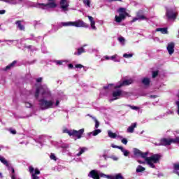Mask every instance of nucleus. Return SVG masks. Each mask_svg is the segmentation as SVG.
<instances>
[{"label": "nucleus", "mask_w": 179, "mask_h": 179, "mask_svg": "<svg viewBox=\"0 0 179 179\" xmlns=\"http://www.w3.org/2000/svg\"><path fill=\"white\" fill-rule=\"evenodd\" d=\"M60 9L62 12L66 13L69 10V1L68 0H60Z\"/></svg>", "instance_id": "obj_9"}, {"label": "nucleus", "mask_w": 179, "mask_h": 179, "mask_svg": "<svg viewBox=\"0 0 179 179\" xmlns=\"http://www.w3.org/2000/svg\"><path fill=\"white\" fill-rule=\"evenodd\" d=\"M72 131L73 130H69L68 129H64L63 132L64 134H68V135H69V136H72Z\"/></svg>", "instance_id": "obj_38"}, {"label": "nucleus", "mask_w": 179, "mask_h": 179, "mask_svg": "<svg viewBox=\"0 0 179 179\" xmlns=\"http://www.w3.org/2000/svg\"><path fill=\"white\" fill-rule=\"evenodd\" d=\"M87 17L90 22V26L92 30H97V28L96 27V21L94 20V18L90 15H88Z\"/></svg>", "instance_id": "obj_17"}, {"label": "nucleus", "mask_w": 179, "mask_h": 179, "mask_svg": "<svg viewBox=\"0 0 179 179\" xmlns=\"http://www.w3.org/2000/svg\"><path fill=\"white\" fill-rule=\"evenodd\" d=\"M15 24H17V27L20 30H21V31L24 30V25L22 24V21H17L15 22Z\"/></svg>", "instance_id": "obj_25"}, {"label": "nucleus", "mask_w": 179, "mask_h": 179, "mask_svg": "<svg viewBox=\"0 0 179 179\" xmlns=\"http://www.w3.org/2000/svg\"><path fill=\"white\" fill-rule=\"evenodd\" d=\"M148 155H149V152H142L140 154V157L142 159H145L146 164L149 167H151V169H156L157 163H160V159H162V155L160 154H154L151 155V157H148Z\"/></svg>", "instance_id": "obj_2"}, {"label": "nucleus", "mask_w": 179, "mask_h": 179, "mask_svg": "<svg viewBox=\"0 0 179 179\" xmlns=\"http://www.w3.org/2000/svg\"><path fill=\"white\" fill-rule=\"evenodd\" d=\"M94 122H95L94 128H95L96 129H97V128H99V127H100V122H99V120H95Z\"/></svg>", "instance_id": "obj_43"}, {"label": "nucleus", "mask_w": 179, "mask_h": 179, "mask_svg": "<svg viewBox=\"0 0 179 179\" xmlns=\"http://www.w3.org/2000/svg\"><path fill=\"white\" fill-rule=\"evenodd\" d=\"M84 132H85V129H81L78 131L72 130L71 136H76L77 139H80Z\"/></svg>", "instance_id": "obj_14"}, {"label": "nucleus", "mask_w": 179, "mask_h": 179, "mask_svg": "<svg viewBox=\"0 0 179 179\" xmlns=\"http://www.w3.org/2000/svg\"><path fill=\"white\" fill-rule=\"evenodd\" d=\"M127 106H128V107H130V108H131V110H139V108H138L137 106H133L131 105H127Z\"/></svg>", "instance_id": "obj_47"}, {"label": "nucleus", "mask_w": 179, "mask_h": 179, "mask_svg": "<svg viewBox=\"0 0 179 179\" xmlns=\"http://www.w3.org/2000/svg\"><path fill=\"white\" fill-rule=\"evenodd\" d=\"M110 159H113L114 160V162H117L118 160V157L112 155L110 157Z\"/></svg>", "instance_id": "obj_48"}, {"label": "nucleus", "mask_w": 179, "mask_h": 179, "mask_svg": "<svg viewBox=\"0 0 179 179\" xmlns=\"http://www.w3.org/2000/svg\"><path fill=\"white\" fill-rule=\"evenodd\" d=\"M146 170V169L141 165H138L136 169V171L137 173H143V171H145Z\"/></svg>", "instance_id": "obj_28"}, {"label": "nucleus", "mask_w": 179, "mask_h": 179, "mask_svg": "<svg viewBox=\"0 0 179 179\" xmlns=\"http://www.w3.org/2000/svg\"><path fill=\"white\" fill-rule=\"evenodd\" d=\"M133 152L134 156H136V157H140L141 153L142 152V151L138 150V148H134Z\"/></svg>", "instance_id": "obj_27"}, {"label": "nucleus", "mask_w": 179, "mask_h": 179, "mask_svg": "<svg viewBox=\"0 0 179 179\" xmlns=\"http://www.w3.org/2000/svg\"><path fill=\"white\" fill-rule=\"evenodd\" d=\"M108 179H124V176H122V174L117 173L115 176L108 175L107 176Z\"/></svg>", "instance_id": "obj_18"}, {"label": "nucleus", "mask_w": 179, "mask_h": 179, "mask_svg": "<svg viewBox=\"0 0 179 179\" xmlns=\"http://www.w3.org/2000/svg\"><path fill=\"white\" fill-rule=\"evenodd\" d=\"M71 26H73L74 27H85V29L89 27V24L80 20H78L74 22L69 21L66 22H61L59 24V27H66Z\"/></svg>", "instance_id": "obj_4"}, {"label": "nucleus", "mask_w": 179, "mask_h": 179, "mask_svg": "<svg viewBox=\"0 0 179 179\" xmlns=\"http://www.w3.org/2000/svg\"><path fill=\"white\" fill-rule=\"evenodd\" d=\"M8 131H10V133H11L13 135H16V130L12 129V128H10L8 129Z\"/></svg>", "instance_id": "obj_44"}, {"label": "nucleus", "mask_w": 179, "mask_h": 179, "mask_svg": "<svg viewBox=\"0 0 179 179\" xmlns=\"http://www.w3.org/2000/svg\"><path fill=\"white\" fill-rule=\"evenodd\" d=\"M75 66L76 68H79L80 69L83 68V66L82 64H76Z\"/></svg>", "instance_id": "obj_51"}, {"label": "nucleus", "mask_w": 179, "mask_h": 179, "mask_svg": "<svg viewBox=\"0 0 179 179\" xmlns=\"http://www.w3.org/2000/svg\"><path fill=\"white\" fill-rule=\"evenodd\" d=\"M120 150L123 152L124 156L127 157L129 155V151L124 149V147L122 146L121 148H120Z\"/></svg>", "instance_id": "obj_31"}, {"label": "nucleus", "mask_w": 179, "mask_h": 179, "mask_svg": "<svg viewBox=\"0 0 179 179\" xmlns=\"http://www.w3.org/2000/svg\"><path fill=\"white\" fill-rule=\"evenodd\" d=\"M17 64L16 60H14L12 63L6 66L5 71H9V69H12V68H15V65Z\"/></svg>", "instance_id": "obj_22"}, {"label": "nucleus", "mask_w": 179, "mask_h": 179, "mask_svg": "<svg viewBox=\"0 0 179 179\" xmlns=\"http://www.w3.org/2000/svg\"><path fill=\"white\" fill-rule=\"evenodd\" d=\"M117 40L121 45H125V38L124 37L120 36Z\"/></svg>", "instance_id": "obj_33"}, {"label": "nucleus", "mask_w": 179, "mask_h": 179, "mask_svg": "<svg viewBox=\"0 0 179 179\" xmlns=\"http://www.w3.org/2000/svg\"><path fill=\"white\" fill-rule=\"evenodd\" d=\"M0 162L8 169L9 171H11V174H15V169L10 166V164H9L5 157H0Z\"/></svg>", "instance_id": "obj_11"}, {"label": "nucleus", "mask_w": 179, "mask_h": 179, "mask_svg": "<svg viewBox=\"0 0 179 179\" xmlns=\"http://www.w3.org/2000/svg\"><path fill=\"white\" fill-rule=\"evenodd\" d=\"M110 1H121V0H110Z\"/></svg>", "instance_id": "obj_63"}, {"label": "nucleus", "mask_w": 179, "mask_h": 179, "mask_svg": "<svg viewBox=\"0 0 179 179\" xmlns=\"http://www.w3.org/2000/svg\"><path fill=\"white\" fill-rule=\"evenodd\" d=\"M157 75H159V72H157V71L152 72V78H156V76H157Z\"/></svg>", "instance_id": "obj_50"}, {"label": "nucleus", "mask_w": 179, "mask_h": 179, "mask_svg": "<svg viewBox=\"0 0 179 179\" xmlns=\"http://www.w3.org/2000/svg\"><path fill=\"white\" fill-rule=\"evenodd\" d=\"M171 143H179V136L171 139L164 138L161 140L160 143H155V145L156 146H167L171 145Z\"/></svg>", "instance_id": "obj_8"}, {"label": "nucleus", "mask_w": 179, "mask_h": 179, "mask_svg": "<svg viewBox=\"0 0 179 179\" xmlns=\"http://www.w3.org/2000/svg\"><path fill=\"white\" fill-rule=\"evenodd\" d=\"M111 86H113V84H109L103 88V92H108V90H111Z\"/></svg>", "instance_id": "obj_36"}, {"label": "nucleus", "mask_w": 179, "mask_h": 179, "mask_svg": "<svg viewBox=\"0 0 179 179\" xmlns=\"http://www.w3.org/2000/svg\"><path fill=\"white\" fill-rule=\"evenodd\" d=\"M63 62H66V60H55L56 65H62Z\"/></svg>", "instance_id": "obj_39"}, {"label": "nucleus", "mask_w": 179, "mask_h": 179, "mask_svg": "<svg viewBox=\"0 0 179 179\" xmlns=\"http://www.w3.org/2000/svg\"><path fill=\"white\" fill-rule=\"evenodd\" d=\"M24 104H25V107H27V108H31V107L33 106L31 103H30V101H27V99L24 101Z\"/></svg>", "instance_id": "obj_37"}, {"label": "nucleus", "mask_w": 179, "mask_h": 179, "mask_svg": "<svg viewBox=\"0 0 179 179\" xmlns=\"http://www.w3.org/2000/svg\"><path fill=\"white\" fill-rule=\"evenodd\" d=\"M142 83L144 85V86H149L150 85V79L144 78L142 80Z\"/></svg>", "instance_id": "obj_24"}, {"label": "nucleus", "mask_w": 179, "mask_h": 179, "mask_svg": "<svg viewBox=\"0 0 179 179\" xmlns=\"http://www.w3.org/2000/svg\"><path fill=\"white\" fill-rule=\"evenodd\" d=\"M136 122L132 123L130 127H128L127 129V132L129 134H134V131H135V128H136Z\"/></svg>", "instance_id": "obj_19"}, {"label": "nucleus", "mask_w": 179, "mask_h": 179, "mask_svg": "<svg viewBox=\"0 0 179 179\" xmlns=\"http://www.w3.org/2000/svg\"><path fill=\"white\" fill-rule=\"evenodd\" d=\"M101 129H95L94 131H92V132H90L88 133V136H97V135L99 134H101Z\"/></svg>", "instance_id": "obj_20"}, {"label": "nucleus", "mask_w": 179, "mask_h": 179, "mask_svg": "<svg viewBox=\"0 0 179 179\" xmlns=\"http://www.w3.org/2000/svg\"><path fill=\"white\" fill-rule=\"evenodd\" d=\"M156 31H161L162 34H167V29L166 28H157Z\"/></svg>", "instance_id": "obj_35"}, {"label": "nucleus", "mask_w": 179, "mask_h": 179, "mask_svg": "<svg viewBox=\"0 0 179 179\" xmlns=\"http://www.w3.org/2000/svg\"><path fill=\"white\" fill-rule=\"evenodd\" d=\"M111 147L113 148V149H120L122 146H118L115 144H111Z\"/></svg>", "instance_id": "obj_49"}, {"label": "nucleus", "mask_w": 179, "mask_h": 179, "mask_svg": "<svg viewBox=\"0 0 179 179\" xmlns=\"http://www.w3.org/2000/svg\"><path fill=\"white\" fill-rule=\"evenodd\" d=\"M133 55H132V54L124 53L123 55V57H124V58H132Z\"/></svg>", "instance_id": "obj_42"}, {"label": "nucleus", "mask_w": 179, "mask_h": 179, "mask_svg": "<svg viewBox=\"0 0 179 179\" xmlns=\"http://www.w3.org/2000/svg\"><path fill=\"white\" fill-rule=\"evenodd\" d=\"M91 2H92L91 0H83V3L85 8H91V5H90Z\"/></svg>", "instance_id": "obj_34"}, {"label": "nucleus", "mask_w": 179, "mask_h": 179, "mask_svg": "<svg viewBox=\"0 0 179 179\" xmlns=\"http://www.w3.org/2000/svg\"><path fill=\"white\" fill-rule=\"evenodd\" d=\"M131 94H131V92H127L125 91L118 90L113 92V99H109V101H114V100H118V99H120V97H129Z\"/></svg>", "instance_id": "obj_5"}, {"label": "nucleus", "mask_w": 179, "mask_h": 179, "mask_svg": "<svg viewBox=\"0 0 179 179\" xmlns=\"http://www.w3.org/2000/svg\"><path fill=\"white\" fill-rule=\"evenodd\" d=\"M6 43H10L11 44H17L19 43V41H15V40H6L4 41Z\"/></svg>", "instance_id": "obj_40"}, {"label": "nucleus", "mask_w": 179, "mask_h": 179, "mask_svg": "<svg viewBox=\"0 0 179 179\" xmlns=\"http://www.w3.org/2000/svg\"><path fill=\"white\" fill-rule=\"evenodd\" d=\"M136 17L132 20V22H136V20H148V18L143 15V10H140L137 12Z\"/></svg>", "instance_id": "obj_12"}, {"label": "nucleus", "mask_w": 179, "mask_h": 179, "mask_svg": "<svg viewBox=\"0 0 179 179\" xmlns=\"http://www.w3.org/2000/svg\"><path fill=\"white\" fill-rule=\"evenodd\" d=\"M50 159L51 160H55V162H57V157H55V155L54 154L50 155Z\"/></svg>", "instance_id": "obj_46"}, {"label": "nucleus", "mask_w": 179, "mask_h": 179, "mask_svg": "<svg viewBox=\"0 0 179 179\" xmlns=\"http://www.w3.org/2000/svg\"><path fill=\"white\" fill-rule=\"evenodd\" d=\"M108 135L109 138H111L112 139H115V138H117V134L115 133H113L111 130L108 131Z\"/></svg>", "instance_id": "obj_30"}, {"label": "nucleus", "mask_w": 179, "mask_h": 179, "mask_svg": "<svg viewBox=\"0 0 179 179\" xmlns=\"http://www.w3.org/2000/svg\"><path fill=\"white\" fill-rule=\"evenodd\" d=\"M121 142H122V143H123V145H127V143H128V140H127V138H123L121 140Z\"/></svg>", "instance_id": "obj_45"}, {"label": "nucleus", "mask_w": 179, "mask_h": 179, "mask_svg": "<svg viewBox=\"0 0 179 179\" xmlns=\"http://www.w3.org/2000/svg\"><path fill=\"white\" fill-rule=\"evenodd\" d=\"M26 48H28V50H30V49L33 48V46L32 45H28V46H26Z\"/></svg>", "instance_id": "obj_57"}, {"label": "nucleus", "mask_w": 179, "mask_h": 179, "mask_svg": "<svg viewBox=\"0 0 179 179\" xmlns=\"http://www.w3.org/2000/svg\"><path fill=\"white\" fill-rule=\"evenodd\" d=\"M110 57L106 55V56H103V57L101 59V62H103V61H108V60H110Z\"/></svg>", "instance_id": "obj_41"}, {"label": "nucleus", "mask_w": 179, "mask_h": 179, "mask_svg": "<svg viewBox=\"0 0 179 179\" xmlns=\"http://www.w3.org/2000/svg\"><path fill=\"white\" fill-rule=\"evenodd\" d=\"M103 157H104L105 159H107V156L106 155H104Z\"/></svg>", "instance_id": "obj_61"}, {"label": "nucleus", "mask_w": 179, "mask_h": 179, "mask_svg": "<svg viewBox=\"0 0 179 179\" xmlns=\"http://www.w3.org/2000/svg\"><path fill=\"white\" fill-rule=\"evenodd\" d=\"M138 162L140 163V164H144L145 162H142L141 160H138Z\"/></svg>", "instance_id": "obj_59"}, {"label": "nucleus", "mask_w": 179, "mask_h": 179, "mask_svg": "<svg viewBox=\"0 0 179 179\" xmlns=\"http://www.w3.org/2000/svg\"><path fill=\"white\" fill-rule=\"evenodd\" d=\"M116 138L122 140L123 138L122 136H116Z\"/></svg>", "instance_id": "obj_55"}, {"label": "nucleus", "mask_w": 179, "mask_h": 179, "mask_svg": "<svg viewBox=\"0 0 179 179\" xmlns=\"http://www.w3.org/2000/svg\"><path fill=\"white\" fill-rule=\"evenodd\" d=\"M134 83V80L129 79L120 81L115 87V89H120V87H122V86H129V85H131Z\"/></svg>", "instance_id": "obj_10"}, {"label": "nucleus", "mask_w": 179, "mask_h": 179, "mask_svg": "<svg viewBox=\"0 0 179 179\" xmlns=\"http://www.w3.org/2000/svg\"><path fill=\"white\" fill-rule=\"evenodd\" d=\"M28 94H29L27 99L33 97L34 96L38 99L39 108L41 110H49V108H55L59 106V100L56 101L54 99L50 100L47 99H50L52 94L51 91L48 89L47 85H43L40 87L36 88V91H29Z\"/></svg>", "instance_id": "obj_1"}, {"label": "nucleus", "mask_w": 179, "mask_h": 179, "mask_svg": "<svg viewBox=\"0 0 179 179\" xmlns=\"http://www.w3.org/2000/svg\"><path fill=\"white\" fill-rule=\"evenodd\" d=\"M86 45H84L83 47H86Z\"/></svg>", "instance_id": "obj_64"}, {"label": "nucleus", "mask_w": 179, "mask_h": 179, "mask_svg": "<svg viewBox=\"0 0 179 179\" xmlns=\"http://www.w3.org/2000/svg\"><path fill=\"white\" fill-rule=\"evenodd\" d=\"M174 47H176V43H174V42H171L168 43L166 50L169 55H173V54H174Z\"/></svg>", "instance_id": "obj_15"}, {"label": "nucleus", "mask_w": 179, "mask_h": 179, "mask_svg": "<svg viewBox=\"0 0 179 179\" xmlns=\"http://www.w3.org/2000/svg\"><path fill=\"white\" fill-rule=\"evenodd\" d=\"M62 148H69V145H64V146H62Z\"/></svg>", "instance_id": "obj_60"}, {"label": "nucleus", "mask_w": 179, "mask_h": 179, "mask_svg": "<svg viewBox=\"0 0 179 179\" xmlns=\"http://www.w3.org/2000/svg\"><path fill=\"white\" fill-rule=\"evenodd\" d=\"M86 151H87V148H80L79 152L76 154V156H82Z\"/></svg>", "instance_id": "obj_23"}, {"label": "nucleus", "mask_w": 179, "mask_h": 179, "mask_svg": "<svg viewBox=\"0 0 179 179\" xmlns=\"http://www.w3.org/2000/svg\"><path fill=\"white\" fill-rule=\"evenodd\" d=\"M55 1L56 0H48L49 3H39L28 1V5L34 8H41V9H54L57 6Z\"/></svg>", "instance_id": "obj_3"}, {"label": "nucleus", "mask_w": 179, "mask_h": 179, "mask_svg": "<svg viewBox=\"0 0 179 179\" xmlns=\"http://www.w3.org/2000/svg\"><path fill=\"white\" fill-rule=\"evenodd\" d=\"M156 97H157V96H156V95H151L150 96V99H156Z\"/></svg>", "instance_id": "obj_58"}, {"label": "nucleus", "mask_w": 179, "mask_h": 179, "mask_svg": "<svg viewBox=\"0 0 179 179\" xmlns=\"http://www.w3.org/2000/svg\"><path fill=\"white\" fill-rule=\"evenodd\" d=\"M166 17H168V19H176V13H174V11H173V9H166Z\"/></svg>", "instance_id": "obj_16"}, {"label": "nucleus", "mask_w": 179, "mask_h": 179, "mask_svg": "<svg viewBox=\"0 0 179 179\" xmlns=\"http://www.w3.org/2000/svg\"><path fill=\"white\" fill-rule=\"evenodd\" d=\"M29 173L31 174V179H40L37 175L40 174L38 169H34L33 166H29Z\"/></svg>", "instance_id": "obj_13"}, {"label": "nucleus", "mask_w": 179, "mask_h": 179, "mask_svg": "<svg viewBox=\"0 0 179 179\" xmlns=\"http://www.w3.org/2000/svg\"><path fill=\"white\" fill-rule=\"evenodd\" d=\"M42 80H43V78H38L36 79V82L38 83H40V82H41Z\"/></svg>", "instance_id": "obj_52"}, {"label": "nucleus", "mask_w": 179, "mask_h": 179, "mask_svg": "<svg viewBox=\"0 0 179 179\" xmlns=\"http://www.w3.org/2000/svg\"><path fill=\"white\" fill-rule=\"evenodd\" d=\"M69 68L70 69H72V68H73V64H69Z\"/></svg>", "instance_id": "obj_56"}, {"label": "nucleus", "mask_w": 179, "mask_h": 179, "mask_svg": "<svg viewBox=\"0 0 179 179\" xmlns=\"http://www.w3.org/2000/svg\"><path fill=\"white\" fill-rule=\"evenodd\" d=\"M0 178H2V173H0Z\"/></svg>", "instance_id": "obj_62"}, {"label": "nucleus", "mask_w": 179, "mask_h": 179, "mask_svg": "<svg viewBox=\"0 0 179 179\" xmlns=\"http://www.w3.org/2000/svg\"><path fill=\"white\" fill-rule=\"evenodd\" d=\"M86 52L85 50V48L81 47L77 50L76 52H74V55H82V54Z\"/></svg>", "instance_id": "obj_21"}, {"label": "nucleus", "mask_w": 179, "mask_h": 179, "mask_svg": "<svg viewBox=\"0 0 179 179\" xmlns=\"http://www.w3.org/2000/svg\"><path fill=\"white\" fill-rule=\"evenodd\" d=\"M88 177L93 179L107 178L108 175H106L99 170L94 169L90 172Z\"/></svg>", "instance_id": "obj_7"}, {"label": "nucleus", "mask_w": 179, "mask_h": 179, "mask_svg": "<svg viewBox=\"0 0 179 179\" xmlns=\"http://www.w3.org/2000/svg\"><path fill=\"white\" fill-rule=\"evenodd\" d=\"M110 59L112 61H114V62H120L121 60L120 59V58H118V55H115L113 56L110 57Z\"/></svg>", "instance_id": "obj_32"}, {"label": "nucleus", "mask_w": 179, "mask_h": 179, "mask_svg": "<svg viewBox=\"0 0 179 179\" xmlns=\"http://www.w3.org/2000/svg\"><path fill=\"white\" fill-rule=\"evenodd\" d=\"M119 15L115 16V22L116 23H121L122 20H124L127 16H128V13H127V10L124 8H120L117 10Z\"/></svg>", "instance_id": "obj_6"}, {"label": "nucleus", "mask_w": 179, "mask_h": 179, "mask_svg": "<svg viewBox=\"0 0 179 179\" xmlns=\"http://www.w3.org/2000/svg\"><path fill=\"white\" fill-rule=\"evenodd\" d=\"M6 12L5 10H0V15H5Z\"/></svg>", "instance_id": "obj_53"}, {"label": "nucleus", "mask_w": 179, "mask_h": 179, "mask_svg": "<svg viewBox=\"0 0 179 179\" xmlns=\"http://www.w3.org/2000/svg\"><path fill=\"white\" fill-rule=\"evenodd\" d=\"M89 116L93 120V121H96L97 119L96 118V117L92 116L90 115H89Z\"/></svg>", "instance_id": "obj_54"}, {"label": "nucleus", "mask_w": 179, "mask_h": 179, "mask_svg": "<svg viewBox=\"0 0 179 179\" xmlns=\"http://www.w3.org/2000/svg\"><path fill=\"white\" fill-rule=\"evenodd\" d=\"M25 0H10L9 3L12 5H16L17 3H22V2H24Z\"/></svg>", "instance_id": "obj_29"}, {"label": "nucleus", "mask_w": 179, "mask_h": 179, "mask_svg": "<svg viewBox=\"0 0 179 179\" xmlns=\"http://www.w3.org/2000/svg\"><path fill=\"white\" fill-rule=\"evenodd\" d=\"M174 111L173 110H168L166 113H164L163 115H161L158 116V118H163V117H166V115H173Z\"/></svg>", "instance_id": "obj_26"}]
</instances>
